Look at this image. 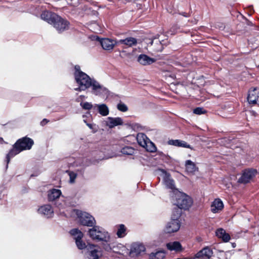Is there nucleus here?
<instances>
[{"label": "nucleus", "mask_w": 259, "mask_h": 259, "mask_svg": "<svg viewBox=\"0 0 259 259\" xmlns=\"http://www.w3.org/2000/svg\"><path fill=\"white\" fill-rule=\"evenodd\" d=\"M75 82L78 87L74 89L76 91H84L91 88V92L96 96H101L107 92V89L100 84L95 78L90 77L87 74L82 71L79 65L74 66L73 73Z\"/></svg>", "instance_id": "f257e3e1"}, {"label": "nucleus", "mask_w": 259, "mask_h": 259, "mask_svg": "<svg viewBox=\"0 0 259 259\" xmlns=\"http://www.w3.org/2000/svg\"><path fill=\"white\" fill-rule=\"evenodd\" d=\"M163 181L167 187L172 189L171 194V202L174 205L184 210H187L191 207L193 204L192 198L186 193L174 189L175 184L173 180L170 178L169 174L164 171H163Z\"/></svg>", "instance_id": "f03ea898"}, {"label": "nucleus", "mask_w": 259, "mask_h": 259, "mask_svg": "<svg viewBox=\"0 0 259 259\" xmlns=\"http://www.w3.org/2000/svg\"><path fill=\"white\" fill-rule=\"evenodd\" d=\"M91 227L89 229L88 234L92 240L106 243L110 241V235L105 229L96 225Z\"/></svg>", "instance_id": "7ed1b4c3"}, {"label": "nucleus", "mask_w": 259, "mask_h": 259, "mask_svg": "<svg viewBox=\"0 0 259 259\" xmlns=\"http://www.w3.org/2000/svg\"><path fill=\"white\" fill-rule=\"evenodd\" d=\"M74 212L77 215L81 225L88 227H92L96 225V221L94 217L90 213L78 209H74Z\"/></svg>", "instance_id": "20e7f679"}, {"label": "nucleus", "mask_w": 259, "mask_h": 259, "mask_svg": "<svg viewBox=\"0 0 259 259\" xmlns=\"http://www.w3.org/2000/svg\"><path fill=\"white\" fill-rule=\"evenodd\" d=\"M181 226V221L172 220L170 219L165 225L164 233L171 234L177 232Z\"/></svg>", "instance_id": "39448f33"}, {"label": "nucleus", "mask_w": 259, "mask_h": 259, "mask_svg": "<svg viewBox=\"0 0 259 259\" xmlns=\"http://www.w3.org/2000/svg\"><path fill=\"white\" fill-rule=\"evenodd\" d=\"M70 233L74 237V239L75 240L76 245L79 249L87 248L88 245H86L85 243L82 240L83 235L81 231L75 228L70 230Z\"/></svg>", "instance_id": "423d86ee"}, {"label": "nucleus", "mask_w": 259, "mask_h": 259, "mask_svg": "<svg viewBox=\"0 0 259 259\" xmlns=\"http://www.w3.org/2000/svg\"><path fill=\"white\" fill-rule=\"evenodd\" d=\"M257 171L254 168H248L243 171L238 178V182L241 183H247L253 179L257 174Z\"/></svg>", "instance_id": "0eeeda50"}, {"label": "nucleus", "mask_w": 259, "mask_h": 259, "mask_svg": "<svg viewBox=\"0 0 259 259\" xmlns=\"http://www.w3.org/2000/svg\"><path fill=\"white\" fill-rule=\"evenodd\" d=\"M93 39H95L99 41H100V44L102 47V48L108 51H112L115 46L118 44L117 41L114 39H109L108 38H104L100 39L97 36H93Z\"/></svg>", "instance_id": "6e6552de"}, {"label": "nucleus", "mask_w": 259, "mask_h": 259, "mask_svg": "<svg viewBox=\"0 0 259 259\" xmlns=\"http://www.w3.org/2000/svg\"><path fill=\"white\" fill-rule=\"evenodd\" d=\"M22 151L29 150L34 144L33 141L27 137L18 140L15 143Z\"/></svg>", "instance_id": "1a4fd4ad"}, {"label": "nucleus", "mask_w": 259, "mask_h": 259, "mask_svg": "<svg viewBox=\"0 0 259 259\" xmlns=\"http://www.w3.org/2000/svg\"><path fill=\"white\" fill-rule=\"evenodd\" d=\"M59 20L54 21L52 25L59 32H62L69 28V22L59 16Z\"/></svg>", "instance_id": "9d476101"}, {"label": "nucleus", "mask_w": 259, "mask_h": 259, "mask_svg": "<svg viewBox=\"0 0 259 259\" xmlns=\"http://www.w3.org/2000/svg\"><path fill=\"white\" fill-rule=\"evenodd\" d=\"M247 101L249 104H259V88H251L248 94Z\"/></svg>", "instance_id": "9b49d317"}, {"label": "nucleus", "mask_w": 259, "mask_h": 259, "mask_svg": "<svg viewBox=\"0 0 259 259\" xmlns=\"http://www.w3.org/2000/svg\"><path fill=\"white\" fill-rule=\"evenodd\" d=\"M89 252V259H99L102 255V251L97 248V246L94 244H89L87 247Z\"/></svg>", "instance_id": "f8f14e48"}, {"label": "nucleus", "mask_w": 259, "mask_h": 259, "mask_svg": "<svg viewBox=\"0 0 259 259\" xmlns=\"http://www.w3.org/2000/svg\"><path fill=\"white\" fill-rule=\"evenodd\" d=\"M38 212L47 218H51L54 215V210L50 204H45L39 207Z\"/></svg>", "instance_id": "ddd939ff"}, {"label": "nucleus", "mask_w": 259, "mask_h": 259, "mask_svg": "<svg viewBox=\"0 0 259 259\" xmlns=\"http://www.w3.org/2000/svg\"><path fill=\"white\" fill-rule=\"evenodd\" d=\"M40 17L41 19L45 20L51 25L54 21H58L60 20L59 15L48 11L43 12L41 14Z\"/></svg>", "instance_id": "4468645a"}, {"label": "nucleus", "mask_w": 259, "mask_h": 259, "mask_svg": "<svg viewBox=\"0 0 259 259\" xmlns=\"http://www.w3.org/2000/svg\"><path fill=\"white\" fill-rule=\"evenodd\" d=\"M93 161L90 158L83 157L77 158L74 162V166L75 167H80L82 169L90 166L93 164Z\"/></svg>", "instance_id": "2eb2a0df"}, {"label": "nucleus", "mask_w": 259, "mask_h": 259, "mask_svg": "<svg viewBox=\"0 0 259 259\" xmlns=\"http://www.w3.org/2000/svg\"><path fill=\"white\" fill-rule=\"evenodd\" d=\"M224 207L222 200L219 198L215 199L210 205V210L213 213H218L221 212Z\"/></svg>", "instance_id": "dca6fc26"}, {"label": "nucleus", "mask_w": 259, "mask_h": 259, "mask_svg": "<svg viewBox=\"0 0 259 259\" xmlns=\"http://www.w3.org/2000/svg\"><path fill=\"white\" fill-rule=\"evenodd\" d=\"M146 250L145 246L140 243H134L132 244L130 250V254L134 255H138Z\"/></svg>", "instance_id": "f3484780"}, {"label": "nucleus", "mask_w": 259, "mask_h": 259, "mask_svg": "<svg viewBox=\"0 0 259 259\" xmlns=\"http://www.w3.org/2000/svg\"><path fill=\"white\" fill-rule=\"evenodd\" d=\"M106 125L111 128L117 125H120L123 124V120L120 117H108L105 121Z\"/></svg>", "instance_id": "a211bd4d"}, {"label": "nucleus", "mask_w": 259, "mask_h": 259, "mask_svg": "<svg viewBox=\"0 0 259 259\" xmlns=\"http://www.w3.org/2000/svg\"><path fill=\"white\" fill-rule=\"evenodd\" d=\"M22 151V149H20V148L17 146V144L15 143L13 145V148L10 150L6 156L7 168L8 166V163L10 162L11 158L18 154Z\"/></svg>", "instance_id": "6ab92c4d"}, {"label": "nucleus", "mask_w": 259, "mask_h": 259, "mask_svg": "<svg viewBox=\"0 0 259 259\" xmlns=\"http://www.w3.org/2000/svg\"><path fill=\"white\" fill-rule=\"evenodd\" d=\"M185 167L186 171L189 174L194 175L198 170V167L196 165L195 163L190 160L185 161Z\"/></svg>", "instance_id": "aec40b11"}, {"label": "nucleus", "mask_w": 259, "mask_h": 259, "mask_svg": "<svg viewBox=\"0 0 259 259\" xmlns=\"http://www.w3.org/2000/svg\"><path fill=\"white\" fill-rule=\"evenodd\" d=\"M166 79L167 80V82L170 83L171 88L176 93L180 92L185 89L184 85L177 80H174V81L171 82V77H167Z\"/></svg>", "instance_id": "412c9836"}, {"label": "nucleus", "mask_w": 259, "mask_h": 259, "mask_svg": "<svg viewBox=\"0 0 259 259\" xmlns=\"http://www.w3.org/2000/svg\"><path fill=\"white\" fill-rule=\"evenodd\" d=\"M138 61L143 65H148L152 64L155 61V59L150 58L146 55H140L138 58Z\"/></svg>", "instance_id": "4be33fe9"}, {"label": "nucleus", "mask_w": 259, "mask_h": 259, "mask_svg": "<svg viewBox=\"0 0 259 259\" xmlns=\"http://www.w3.org/2000/svg\"><path fill=\"white\" fill-rule=\"evenodd\" d=\"M62 192L60 190L57 189H52L48 192V198L49 201H53L58 198L61 195Z\"/></svg>", "instance_id": "5701e85b"}, {"label": "nucleus", "mask_w": 259, "mask_h": 259, "mask_svg": "<svg viewBox=\"0 0 259 259\" xmlns=\"http://www.w3.org/2000/svg\"><path fill=\"white\" fill-rule=\"evenodd\" d=\"M119 44H123L129 47L136 46L137 44V40L136 38L133 37H128L125 39H120L117 41Z\"/></svg>", "instance_id": "b1692460"}, {"label": "nucleus", "mask_w": 259, "mask_h": 259, "mask_svg": "<svg viewBox=\"0 0 259 259\" xmlns=\"http://www.w3.org/2000/svg\"><path fill=\"white\" fill-rule=\"evenodd\" d=\"M215 234L218 237L222 239L224 242H228L230 239V235L223 229H218Z\"/></svg>", "instance_id": "393cba45"}, {"label": "nucleus", "mask_w": 259, "mask_h": 259, "mask_svg": "<svg viewBox=\"0 0 259 259\" xmlns=\"http://www.w3.org/2000/svg\"><path fill=\"white\" fill-rule=\"evenodd\" d=\"M166 246L167 248L170 251L179 252L183 250L181 244L180 242L177 241L168 243L166 244Z\"/></svg>", "instance_id": "a878e982"}, {"label": "nucleus", "mask_w": 259, "mask_h": 259, "mask_svg": "<svg viewBox=\"0 0 259 259\" xmlns=\"http://www.w3.org/2000/svg\"><path fill=\"white\" fill-rule=\"evenodd\" d=\"M168 145L191 149V146L186 142L179 140H171L167 142Z\"/></svg>", "instance_id": "bb28decb"}, {"label": "nucleus", "mask_w": 259, "mask_h": 259, "mask_svg": "<svg viewBox=\"0 0 259 259\" xmlns=\"http://www.w3.org/2000/svg\"><path fill=\"white\" fill-rule=\"evenodd\" d=\"M149 139L143 133H138L137 135V140L138 144L142 147L146 146V143Z\"/></svg>", "instance_id": "cd10ccee"}, {"label": "nucleus", "mask_w": 259, "mask_h": 259, "mask_svg": "<svg viewBox=\"0 0 259 259\" xmlns=\"http://www.w3.org/2000/svg\"><path fill=\"white\" fill-rule=\"evenodd\" d=\"M96 106L97 107L98 112L101 115L105 116L109 114V110L106 104H96Z\"/></svg>", "instance_id": "c85d7f7f"}, {"label": "nucleus", "mask_w": 259, "mask_h": 259, "mask_svg": "<svg viewBox=\"0 0 259 259\" xmlns=\"http://www.w3.org/2000/svg\"><path fill=\"white\" fill-rule=\"evenodd\" d=\"M117 231L116 235L119 238H122L126 235V228L123 224L119 225L117 226Z\"/></svg>", "instance_id": "c756f323"}, {"label": "nucleus", "mask_w": 259, "mask_h": 259, "mask_svg": "<svg viewBox=\"0 0 259 259\" xmlns=\"http://www.w3.org/2000/svg\"><path fill=\"white\" fill-rule=\"evenodd\" d=\"M182 210L179 208L173 210L170 219L172 220L181 221L180 217L182 214Z\"/></svg>", "instance_id": "7c9ffc66"}, {"label": "nucleus", "mask_w": 259, "mask_h": 259, "mask_svg": "<svg viewBox=\"0 0 259 259\" xmlns=\"http://www.w3.org/2000/svg\"><path fill=\"white\" fill-rule=\"evenodd\" d=\"M135 151V149L131 146H125L121 149V153L124 155H132Z\"/></svg>", "instance_id": "2f4dec72"}, {"label": "nucleus", "mask_w": 259, "mask_h": 259, "mask_svg": "<svg viewBox=\"0 0 259 259\" xmlns=\"http://www.w3.org/2000/svg\"><path fill=\"white\" fill-rule=\"evenodd\" d=\"M143 147L145 148L147 151L150 152H154L156 150V146L150 140L147 141L146 146H144Z\"/></svg>", "instance_id": "473e14b6"}, {"label": "nucleus", "mask_w": 259, "mask_h": 259, "mask_svg": "<svg viewBox=\"0 0 259 259\" xmlns=\"http://www.w3.org/2000/svg\"><path fill=\"white\" fill-rule=\"evenodd\" d=\"M66 172L69 176V183L73 184L77 177V174L73 171L67 170Z\"/></svg>", "instance_id": "72a5a7b5"}, {"label": "nucleus", "mask_w": 259, "mask_h": 259, "mask_svg": "<svg viewBox=\"0 0 259 259\" xmlns=\"http://www.w3.org/2000/svg\"><path fill=\"white\" fill-rule=\"evenodd\" d=\"M150 259H162V251H158L155 253H151L150 255Z\"/></svg>", "instance_id": "f704fd0d"}, {"label": "nucleus", "mask_w": 259, "mask_h": 259, "mask_svg": "<svg viewBox=\"0 0 259 259\" xmlns=\"http://www.w3.org/2000/svg\"><path fill=\"white\" fill-rule=\"evenodd\" d=\"M117 108L121 112H126L128 110L127 106L123 103L120 102L117 105Z\"/></svg>", "instance_id": "c9c22d12"}, {"label": "nucleus", "mask_w": 259, "mask_h": 259, "mask_svg": "<svg viewBox=\"0 0 259 259\" xmlns=\"http://www.w3.org/2000/svg\"><path fill=\"white\" fill-rule=\"evenodd\" d=\"M80 105L85 110H90L93 107V105L89 102H81Z\"/></svg>", "instance_id": "e433bc0d"}, {"label": "nucleus", "mask_w": 259, "mask_h": 259, "mask_svg": "<svg viewBox=\"0 0 259 259\" xmlns=\"http://www.w3.org/2000/svg\"><path fill=\"white\" fill-rule=\"evenodd\" d=\"M87 125L92 130L93 133H95L98 131L97 126L95 124L87 123Z\"/></svg>", "instance_id": "4c0bfd02"}, {"label": "nucleus", "mask_w": 259, "mask_h": 259, "mask_svg": "<svg viewBox=\"0 0 259 259\" xmlns=\"http://www.w3.org/2000/svg\"><path fill=\"white\" fill-rule=\"evenodd\" d=\"M193 112L196 114H201L204 113L203 109L201 108H197L193 110Z\"/></svg>", "instance_id": "58836bf2"}, {"label": "nucleus", "mask_w": 259, "mask_h": 259, "mask_svg": "<svg viewBox=\"0 0 259 259\" xmlns=\"http://www.w3.org/2000/svg\"><path fill=\"white\" fill-rule=\"evenodd\" d=\"M103 247L104 249L107 251H110L111 250V247L110 246L109 244H104Z\"/></svg>", "instance_id": "ea45409f"}, {"label": "nucleus", "mask_w": 259, "mask_h": 259, "mask_svg": "<svg viewBox=\"0 0 259 259\" xmlns=\"http://www.w3.org/2000/svg\"><path fill=\"white\" fill-rule=\"evenodd\" d=\"M55 205L57 207H58L60 210L63 209L64 208V204L60 203L59 202H56L55 203Z\"/></svg>", "instance_id": "a19ab883"}, {"label": "nucleus", "mask_w": 259, "mask_h": 259, "mask_svg": "<svg viewBox=\"0 0 259 259\" xmlns=\"http://www.w3.org/2000/svg\"><path fill=\"white\" fill-rule=\"evenodd\" d=\"M49 122V120L47 119H44L40 122V124L42 126L45 125L46 124H47Z\"/></svg>", "instance_id": "79ce46f5"}, {"label": "nucleus", "mask_w": 259, "mask_h": 259, "mask_svg": "<svg viewBox=\"0 0 259 259\" xmlns=\"http://www.w3.org/2000/svg\"><path fill=\"white\" fill-rule=\"evenodd\" d=\"M5 143V142L4 141V139L0 137V145L3 144Z\"/></svg>", "instance_id": "37998d69"}, {"label": "nucleus", "mask_w": 259, "mask_h": 259, "mask_svg": "<svg viewBox=\"0 0 259 259\" xmlns=\"http://www.w3.org/2000/svg\"><path fill=\"white\" fill-rule=\"evenodd\" d=\"M161 170L160 169H158L156 170L155 171V174H158V173L159 172L161 171Z\"/></svg>", "instance_id": "c03bdc74"}, {"label": "nucleus", "mask_w": 259, "mask_h": 259, "mask_svg": "<svg viewBox=\"0 0 259 259\" xmlns=\"http://www.w3.org/2000/svg\"><path fill=\"white\" fill-rule=\"evenodd\" d=\"M83 121H84V123H85L86 124H87V123H88V122H87V120H85V119H84V120H83Z\"/></svg>", "instance_id": "a18cd8bd"}, {"label": "nucleus", "mask_w": 259, "mask_h": 259, "mask_svg": "<svg viewBox=\"0 0 259 259\" xmlns=\"http://www.w3.org/2000/svg\"><path fill=\"white\" fill-rule=\"evenodd\" d=\"M80 97H81V98H84V97H85V96H80Z\"/></svg>", "instance_id": "49530a36"}, {"label": "nucleus", "mask_w": 259, "mask_h": 259, "mask_svg": "<svg viewBox=\"0 0 259 259\" xmlns=\"http://www.w3.org/2000/svg\"><path fill=\"white\" fill-rule=\"evenodd\" d=\"M154 40L152 41L151 44L153 43Z\"/></svg>", "instance_id": "de8ad7c7"}]
</instances>
